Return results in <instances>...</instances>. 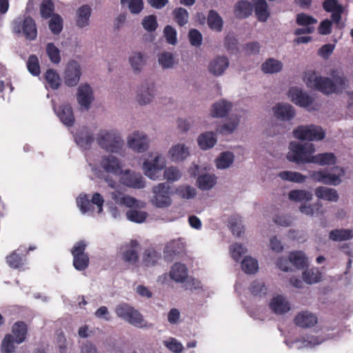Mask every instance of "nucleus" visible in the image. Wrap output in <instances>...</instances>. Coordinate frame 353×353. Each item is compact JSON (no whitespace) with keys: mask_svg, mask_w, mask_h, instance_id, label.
<instances>
[{"mask_svg":"<svg viewBox=\"0 0 353 353\" xmlns=\"http://www.w3.org/2000/svg\"><path fill=\"white\" fill-rule=\"evenodd\" d=\"M279 176L283 180L295 183H303L307 178L299 172L292 171H282L279 174Z\"/></svg>","mask_w":353,"mask_h":353,"instance_id":"nucleus-47","label":"nucleus"},{"mask_svg":"<svg viewBox=\"0 0 353 353\" xmlns=\"http://www.w3.org/2000/svg\"><path fill=\"white\" fill-rule=\"evenodd\" d=\"M274 116L281 121H290L295 116V110L288 103H278L273 108Z\"/></svg>","mask_w":353,"mask_h":353,"instance_id":"nucleus-21","label":"nucleus"},{"mask_svg":"<svg viewBox=\"0 0 353 353\" xmlns=\"http://www.w3.org/2000/svg\"><path fill=\"white\" fill-rule=\"evenodd\" d=\"M45 79L46 80L49 86L53 89L57 90L61 85V79L58 73L52 70L48 69L45 74Z\"/></svg>","mask_w":353,"mask_h":353,"instance_id":"nucleus-49","label":"nucleus"},{"mask_svg":"<svg viewBox=\"0 0 353 353\" xmlns=\"http://www.w3.org/2000/svg\"><path fill=\"white\" fill-rule=\"evenodd\" d=\"M91 12V8L88 5H83L78 8L76 12V24L79 28L89 25Z\"/></svg>","mask_w":353,"mask_h":353,"instance_id":"nucleus-26","label":"nucleus"},{"mask_svg":"<svg viewBox=\"0 0 353 353\" xmlns=\"http://www.w3.org/2000/svg\"><path fill=\"white\" fill-rule=\"evenodd\" d=\"M15 339L13 335L8 334L5 336L1 343V352L2 353H12L15 349L14 344Z\"/></svg>","mask_w":353,"mask_h":353,"instance_id":"nucleus-58","label":"nucleus"},{"mask_svg":"<svg viewBox=\"0 0 353 353\" xmlns=\"http://www.w3.org/2000/svg\"><path fill=\"white\" fill-rule=\"evenodd\" d=\"M97 141L101 148L110 152H118L123 145L122 139L114 130H101Z\"/></svg>","mask_w":353,"mask_h":353,"instance_id":"nucleus-4","label":"nucleus"},{"mask_svg":"<svg viewBox=\"0 0 353 353\" xmlns=\"http://www.w3.org/2000/svg\"><path fill=\"white\" fill-rule=\"evenodd\" d=\"M283 64L281 61L270 58L261 65V70L264 73H276L281 70Z\"/></svg>","mask_w":353,"mask_h":353,"instance_id":"nucleus-43","label":"nucleus"},{"mask_svg":"<svg viewBox=\"0 0 353 353\" xmlns=\"http://www.w3.org/2000/svg\"><path fill=\"white\" fill-rule=\"evenodd\" d=\"M296 23L300 26H311L317 23V19L312 16L301 12L296 14Z\"/></svg>","mask_w":353,"mask_h":353,"instance_id":"nucleus-55","label":"nucleus"},{"mask_svg":"<svg viewBox=\"0 0 353 353\" xmlns=\"http://www.w3.org/2000/svg\"><path fill=\"white\" fill-rule=\"evenodd\" d=\"M288 197L290 200L299 202L303 201H310L312 199L311 192L303 190H291L288 194Z\"/></svg>","mask_w":353,"mask_h":353,"instance_id":"nucleus-48","label":"nucleus"},{"mask_svg":"<svg viewBox=\"0 0 353 353\" xmlns=\"http://www.w3.org/2000/svg\"><path fill=\"white\" fill-rule=\"evenodd\" d=\"M12 333L17 344L23 342L28 333L27 325L23 321L16 322L12 326Z\"/></svg>","mask_w":353,"mask_h":353,"instance_id":"nucleus-36","label":"nucleus"},{"mask_svg":"<svg viewBox=\"0 0 353 353\" xmlns=\"http://www.w3.org/2000/svg\"><path fill=\"white\" fill-rule=\"evenodd\" d=\"M352 237L353 232L348 229H335L329 233V238L334 241H347Z\"/></svg>","mask_w":353,"mask_h":353,"instance_id":"nucleus-42","label":"nucleus"},{"mask_svg":"<svg viewBox=\"0 0 353 353\" xmlns=\"http://www.w3.org/2000/svg\"><path fill=\"white\" fill-rule=\"evenodd\" d=\"M174 21L181 27L184 26L188 22L189 14L183 8H176L172 12Z\"/></svg>","mask_w":353,"mask_h":353,"instance_id":"nucleus-44","label":"nucleus"},{"mask_svg":"<svg viewBox=\"0 0 353 353\" xmlns=\"http://www.w3.org/2000/svg\"><path fill=\"white\" fill-rule=\"evenodd\" d=\"M39 10L43 19H49L54 14V4L52 0H43L40 4Z\"/></svg>","mask_w":353,"mask_h":353,"instance_id":"nucleus-51","label":"nucleus"},{"mask_svg":"<svg viewBox=\"0 0 353 353\" xmlns=\"http://www.w3.org/2000/svg\"><path fill=\"white\" fill-rule=\"evenodd\" d=\"M253 3L247 0L239 1L234 6V14L239 19H245L252 14Z\"/></svg>","mask_w":353,"mask_h":353,"instance_id":"nucleus-25","label":"nucleus"},{"mask_svg":"<svg viewBox=\"0 0 353 353\" xmlns=\"http://www.w3.org/2000/svg\"><path fill=\"white\" fill-rule=\"evenodd\" d=\"M228 59L225 56H218L212 59L208 66L209 72L214 76H221L228 68Z\"/></svg>","mask_w":353,"mask_h":353,"instance_id":"nucleus-22","label":"nucleus"},{"mask_svg":"<svg viewBox=\"0 0 353 353\" xmlns=\"http://www.w3.org/2000/svg\"><path fill=\"white\" fill-rule=\"evenodd\" d=\"M223 19L215 10H210L208 15V25L210 29L221 32L223 29Z\"/></svg>","mask_w":353,"mask_h":353,"instance_id":"nucleus-39","label":"nucleus"},{"mask_svg":"<svg viewBox=\"0 0 353 353\" xmlns=\"http://www.w3.org/2000/svg\"><path fill=\"white\" fill-rule=\"evenodd\" d=\"M94 140L92 133L86 127H83L79 129L75 135L77 144L85 150L90 148Z\"/></svg>","mask_w":353,"mask_h":353,"instance_id":"nucleus-23","label":"nucleus"},{"mask_svg":"<svg viewBox=\"0 0 353 353\" xmlns=\"http://www.w3.org/2000/svg\"><path fill=\"white\" fill-rule=\"evenodd\" d=\"M165 162L163 159L157 155L152 161H145L143 164L145 174L150 179L155 180L158 178L159 172L163 169Z\"/></svg>","mask_w":353,"mask_h":353,"instance_id":"nucleus-12","label":"nucleus"},{"mask_svg":"<svg viewBox=\"0 0 353 353\" xmlns=\"http://www.w3.org/2000/svg\"><path fill=\"white\" fill-rule=\"evenodd\" d=\"M120 181L123 185L134 189H142L145 187L143 176L130 170L122 172Z\"/></svg>","mask_w":353,"mask_h":353,"instance_id":"nucleus-11","label":"nucleus"},{"mask_svg":"<svg viewBox=\"0 0 353 353\" xmlns=\"http://www.w3.org/2000/svg\"><path fill=\"white\" fill-rule=\"evenodd\" d=\"M63 19L59 14H53L49 21L48 26L54 34H59L63 30Z\"/></svg>","mask_w":353,"mask_h":353,"instance_id":"nucleus-50","label":"nucleus"},{"mask_svg":"<svg viewBox=\"0 0 353 353\" xmlns=\"http://www.w3.org/2000/svg\"><path fill=\"white\" fill-rule=\"evenodd\" d=\"M87 244L83 240L77 242L71 249L73 256V266L78 271L86 270L90 264V258L85 252Z\"/></svg>","mask_w":353,"mask_h":353,"instance_id":"nucleus-5","label":"nucleus"},{"mask_svg":"<svg viewBox=\"0 0 353 353\" xmlns=\"http://www.w3.org/2000/svg\"><path fill=\"white\" fill-rule=\"evenodd\" d=\"M121 5L128 4L131 13L139 14L143 9V0H121Z\"/></svg>","mask_w":353,"mask_h":353,"instance_id":"nucleus-60","label":"nucleus"},{"mask_svg":"<svg viewBox=\"0 0 353 353\" xmlns=\"http://www.w3.org/2000/svg\"><path fill=\"white\" fill-rule=\"evenodd\" d=\"M258 268L257 261L250 256H245L241 262V268L247 274H254Z\"/></svg>","mask_w":353,"mask_h":353,"instance_id":"nucleus-52","label":"nucleus"},{"mask_svg":"<svg viewBox=\"0 0 353 353\" xmlns=\"http://www.w3.org/2000/svg\"><path fill=\"white\" fill-rule=\"evenodd\" d=\"M287 159L296 163H310L312 154L315 151L312 143H306L304 144L295 141L291 142L289 145Z\"/></svg>","mask_w":353,"mask_h":353,"instance_id":"nucleus-2","label":"nucleus"},{"mask_svg":"<svg viewBox=\"0 0 353 353\" xmlns=\"http://www.w3.org/2000/svg\"><path fill=\"white\" fill-rule=\"evenodd\" d=\"M270 307L276 314H285L290 310L289 303L281 295H278L271 300Z\"/></svg>","mask_w":353,"mask_h":353,"instance_id":"nucleus-27","label":"nucleus"},{"mask_svg":"<svg viewBox=\"0 0 353 353\" xmlns=\"http://www.w3.org/2000/svg\"><path fill=\"white\" fill-rule=\"evenodd\" d=\"M232 104L225 100H221L213 104L212 108V117L222 118L225 117L231 110Z\"/></svg>","mask_w":353,"mask_h":353,"instance_id":"nucleus-28","label":"nucleus"},{"mask_svg":"<svg viewBox=\"0 0 353 353\" xmlns=\"http://www.w3.org/2000/svg\"><path fill=\"white\" fill-rule=\"evenodd\" d=\"M336 161V158L332 152H325L312 155L310 160V163H316L320 165H334Z\"/></svg>","mask_w":353,"mask_h":353,"instance_id":"nucleus-34","label":"nucleus"},{"mask_svg":"<svg viewBox=\"0 0 353 353\" xmlns=\"http://www.w3.org/2000/svg\"><path fill=\"white\" fill-rule=\"evenodd\" d=\"M126 216L132 222L141 223L145 221L148 213L135 209H130L126 212Z\"/></svg>","mask_w":353,"mask_h":353,"instance_id":"nucleus-53","label":"nucleus"},{"mask_svg":"<svg viewBox=\"0 0 353 353\" xmlns=\"http://www.w3.org/2000/svg\"><path fill=\"white\" fill-rule=\"evenodd\" d=\"M234 161V154L231 152H223L216 160V167L219 169L229 168Z\"/></svg>","mask_w":353,"mask_h":353,"instance_id":"nucleus-46","label":"nucleus"},{"mask_svg":"<svg viewBox=\"0 0 353 353\" xmlns=\"http://www.w3.org/2000/svg\"><path fill=\"white\" fill-rule=\"evenodd\" d=\"M32 250L30 248L28 250L24 246H20L17 250H14L12 253L6 257V261L8 266L12 269L24 270V266L26 263V256L29 250Z\"/></svg>","mask_w":353,"mask_h":353,"instance_id":"nucleus-9","label":"nucleus"},{"mask_svg":"<svg viewBox=\"0 0 353 353\" xmlns=\"http://www.w3.org/2000/svg\"><path fill=\"white\" fill-rule=\"evenodd\" d=\"M46 52L50 60L55 64L61 61L60 50L52 43H49L46 46Z\"/></svg>","mask_w":353,"mask_h":353,"instance_id":"nucleus-59","label":"nucleus"},{"mask_svg":"<svg viewBox=\"0 0 353 353\" xmlns=\"http://www.w3.org/2000/svg\"><path fill=\"white\" fill-rule=\"evenodd\" d=\"M143 28L148 32H154L158 27L156 16L152 14L145 17L142 21Z\"/></svg>","mask_w":353,"mask_h":353,"instance_id":"nucleus-63","label":"nucleus"},{"mask_svg":"<svg viewBox=\"0 0 353 353\" xmlns=\"http://www.w3.org/2000/svg\"><path fill=\"white\" fill-rule=\"evenodd\" d=\"M130 63L134 71H140L143 65V58L141 52H134L129 58Z\"/></svg>","mask_w":353,"mask_h":353,"instance_id":"nucleus-64","label":"nucleus"},{"mask_svg":"<svg viewBox=\"0 0 353 353\" xmlns=\"http://www.w3.org/2000/svg\"><path fill=\"white\" fill-rule=\"evenodd\" d=\"M169 153L172 160L175 162L183 161L190 154L188 148L183 144H176L172 146Z\"/></svg>","mask_w":353,"mask_h":353,"instance_id":"nucleus-33","label":"nucleus"},{"mask_svg":"<svg viewBox=\"0 0 353 353\" xmlns=\"http://www.w3.org/2000/svg\"><path fill=\"white\" fill-rule=\"evenodd\" d=\"M14 31L17 33H23L26 39L33 41L37 37V25L34 20L30 16L26 17L23 20H17L14 22Z\"/></svg>","mask_w":353,"mask_h":353,"instance_id":"nucleus-8","label":"nucleus"},{"mask_svg":"<svg viewBox=\"0 0 353 353\" xmlns=\"http://www.w3.org/2000/svg\"><path fill=\"white\" fill-rule=\"evenodd\" d=\"M254 12L259 21L265 22L270 17L268 10V3L265 0H252Z\"/></svg>","mask_w":353,"mask_h":353,"instance_id":"nucleus-30","label":"nucleus"},{"mask_svg":"<svg viewBox=\"0 0 353 353\" xmlns=\"http://www.w3.org/2000/svg\"><path fill=\"white\" fill-rule=\"evenodd\" d=\"M27 68L29 72L33 76H39L40 71V65L37 57L34 54L29 56L27 61Z\"/></svg>","mask_w":353,"mask_h":353,"instance_id":"nucleus-57","label":"nucleus"},{"mask_svg":"<svg viewBox=\"0 0 353 353\" xmlns=\"http://www.w3.org/2000/svg\"><path fill=\"white\" fill-rule=\"evenodd\" d=\"M81 68L75 61L69 62L65 70L64 81L65 85L70 87L75 86L79 81Z\"/></svg>","mask_w":353,"mask_h":353,"instance_id":"nucleus-15","label":"nucleus"},{"mask_svg":"<svg viewBox=\"0 0 353 353\" xmlns=\"http://www.w3.org/2000/svg\"><path fill=\"white\" fill-rule=\"evenodd\" d=\"M170 276L176 282L183 283L188 277V269L184 264L176 263L171 268Z\"/></svg>","mask_w":353,"mask_h":353,"instance_id":"nucleus-29","label":"nucleus"},{"mask_svg":"<svg viewBox=\"0 0 353 353\" xmlns=\"http://www.w3.org/2000/svg\"><path fill=\"white\" fill-rule=\"evenodd\" d=\"M216 182V177L214 175L204 174L199 176L196 183L199 189L208 190L211 189Z\"/></svg>","mask_w":353,"mask_h":353,"instance_id":"nucleus-40","label":"nucleus"},{"mask_svg":"<svg viewBox=\"0 0 353 353\" xmlns=\"http://www.w3.org/2000/svg\"><path fill=\"white\" fill-rule=\"evenodd\" d=\"M152 192L154 195L152 201L156 207L163 208L171 205V187L167 183H159L154 186Z\"/></svg>","mask_w":353,"mask_h":353,"instance_id":"nucleus-7","label":"nucleus"},{"mask_svg":"<svg viewBox=\"0 0 353 353\" xmlns=\"http://www.w3.org/2000/svg\"><path fill=\"white\" fill-rule=\"evenodd\" d=\"M330 75L334 79V83L338 88V92L339 90H343L345 88L347 79L343 74H341L340 72L337 70H332L330 72Z\"/></svg>","mask_w":353,"mask_h":353,"instance_id":"nucleus-62","label":"nucleus"},{"mask_svg":"<svg viewBox=\"0 0 353 353\" xmlns=\"http://www.w3.org/2000/svg\"><path fill=\"white\" fill-rule=\"evenodd\" d=\"M161 258L160 253L153 248L146 249L143 255V264L146 267L155 265Z\"/></svg>","mask_w":353,"mask_h":353,"instance_id":"nucleus-38","label":"nucleus"},{"mask_svg":"<svg viewBox=\"0 0 353 353\" xmlns=\"http://www.w3.org/2000/svg\"><path fill=\"white\" fill-rule=\"evenodd\" d=\"M198 144L202 150H208L212 148L216 142L215 134L212 132H207L201 134L197 139Z\"/></svg>","mask_w":353,"mask_h":353,"instance_id":"nucleus-37","label":"nucleus"},{"mask_svg":"<svg viewBox=\"0 0 353 353\" xmlns=\"http://www.w3.org/2000/svg\"><path fill=\"white\" fill-rule=\"evenodd\" d=\"M322 7L325 12L332 13L331 19L340 29L344 27L343 23L340 26L344 8L338 0H325Z\"/></svg>","mask_w":353,"mask_h":353,"instance_id":"nucleus-10","label":"nucleus"},{"mask_svg":"<svg viewBox=\"0 0 353 353\" xmlns=\"http://www.w3.org/2000/svg\"><path fill=\"white\" fill-rule=\"evenodd\" d=\"M139 243L137 240H131L129 248L121 254L122 261L128 265H134L139 261V251L137 249Z\"/></svg>","mask_w":353,"mask_h":353,"instance_id":"nucleus-20","label":"nucleus"},{"mask_svg":"<svg viewBox=\"0 0 353 353\" xmlns=\"http://www.w3.org/2000/svg\"><path fill=\"white\" fill-rule=\"evenodd\" d=\"M296 325L302 328H309L317 323V317L309 311L299 312L294 319Z\"/></svg>","mask_w":353,"mask_h":353,"instance_id":"nucleus-18","label":"nucleus"},{"mask_svg":"<svg viewBox=\"0 0 353 353\" xmlns=\"http://www.w3.org/2000/svg\"><path fill=\"white\" fill-rule=\"evenodd\" d=\"M294 137L300 140L320 141L324 139L325 132L317 125H301L293 131Z\"/></svg>","mask_w":353,"mask_h":353,"instance_id":"nucleus-6","label":"nucleus"},{"mask_svg":"<svg viewBox=\"0 0 353 353\" xmlns=\"http://www.w3.org/2000/svg\"><path fill=\"white\" fill-rule=\"evenodd\" d=\"M290 262L297 269H303L307 265V261L302 251L292 252L289 255Z\"/></svg>","mask_w":353,"mask_h":353,"instance_id":"nucleus-41","label":"nucleus"},{"mask_svg":"<svg viewBox=\"0 0 353 353\" xmlns=\"http://www.w3.org/2000/svg\"><path fill=\"white\" fill-rule=\"evenodd\" d=\"M305 83L308 88L320 91L325 94H330L338 92V88L329 77L317 75L315 71L307 72Z\"/></svg>","mask_w":353,"mask_h":353,"instance_id":"nucleus-3","label":"nucleus"},{"mask_svg":"<svg viewBox=\"0 0 353 353\" xmlns=\"http://www.w3.org/2000/svg\"><path fill=\"white\" fill-rule=\"evenodd\" d=\"M308 177L315 182L326 185H337L341 182L340 175L330 174L326 170L310 171Z\"/></svg>","mask_w":353,"mask_h":353,"instance_id":"nucleus-13","label":"nucleus"},{"mask_svg":"<svg viewBox=\"0 0 353 353\" xmlns=\"http://www.w3.org/2000/svg\"><path fill=\"white\" fill-rule=\"evenodd\" d=\"M57 114L61 121L65 125L71 127L74 123V116L72 108L70 104L60 105L56 110Z\"/></svg>","mask_w":353,"mask_h":353,"instance_id":"nucleus-24","label":"nucleus"},{"mask_svg":"<svg viewBox=\"0 0 353 353\" xmlns=\"http://www.w3.org/2000/svg\"><path fill=\"white\" fill-rule=\"evenodd\" d=\"M299 210L301 213L307 216L314 215H321L324 213L323 204L320 201H317L314 204L307 205L306 203H302L299 207Z\"/></svg>","mask_w":353,"mask_h":353,"instance_id":"nucleus-35","label":"nucleus"},{"mask_svg":"<svg viewBox=\"0 0 353 353\" xmlns=\"http://www.w3.org/2000/svg\"><path fill=\"white\" fill-rule=\"evenodd\" d=\"M250 293L254 296L262 297L267 294L268 289L263 282L259 281H253L249 288Z\"/></svg>","mask_w":353,"mask_h":353,"instance_id":"nucleus-54","label":"nucleus"},{"mask_svg":"<svg viewBox=\"0 0 353 353\" xmlns=\"http://www.w3.org/2000/svg\"><path fill=\"white\" fill-rule=\"evenodd\" d=\"M158 61L163 68H172L174 64L173 54L170 52H163L159 55Z\"/></svg>","mask_w":353,"mask_h":353,"instance_id":"nucleus-61","label":"nucleus"},{"mask_svg":"<svg viewBox=\"0 0 353 353\" xmlns=\"http://www.w3.org/2000/svg\"><path fill=\"white\" fill-rule=\"evenodd\" d=\"M288 96L291 101L300 107L307 108L313 103V99L310 95L296 87L290 88Z\"/></svg>","mask_w":353,"mask_h":353,"instance_id":"nucleus-14","label":"nucleus"},{"mask_svg":"<svg viewBox=\"0 0 353 353\" xmlns=\"http://www.w3.org/2000/svg\"><path fill=\"white\" fill-rule=\"evenodd\" d=\"M101 167L107 173L120 175L122 173V165L119 160L112 155H108L102 159Z\"/></svg>","mask_w":353,"mask_h":353,"instance_id":"nucleus-19","label":"nucleus"},{"mask_svg":"<svg viewBox=\"0 0 353 353\" xmlns=\"http://www.w3.org/2000/svg\"><path fill=\"white\" fill-rule=\"evenodd\" d=\"M315 195L320 199L328 201L336 202L339 200V194L334 189L319 186L314 190Z\"/></svg>","mask_w":353,"mask_h":353,"instance_id":"nucleus-31","label":"nucleus"},{"mask_svg":"<svg viewBox=\"0 0 353 353\" xmlns=\"http://www.w3.org/2000/svg\"><path fill=\"white\" fill-rule=\"evenodd\" d=\"M321 272L318 268L307 269L303 272V279L308 284L318 283L321 281Z\"/></svg>","mask_w":353,"mask_h":353,"instance_id":"nucleus-45","label":"nucleus"},{"mask_svg":"<svg viewBox=\"0 0 353 353\" xmlns=\"http://www.w3.org/2000/svg\"><path fill=\"white\" fill-rule=\"evenodd\" d=\"M115 312L119 318L134 327L139 328L153 327L152 323L145 321L143 315L138 310L128 304H119L116 307Z\"/></svg>","mask_w":353,"mask_h":353,"instance_id":"nucleus-1","label":"nucleus"},{"mask_svg":"<svg viewBox=\"0 0 353 353\" xmlns=\"http://www.w3.org/2000/svg\"><path fill=\"white\" fill-rule=\"evenodd\" d=\"M154 85L152 83L151 85H149L148 83H146V85H141V88L138 90L137 94V101L141 105H145L149 103L152 99L154 97L153 93Z\"/></svg>","mask_w":353,"mask_h":353,"instance_id":"nucleus-32","label":"nucleus"},{"mask_svg":"<svg viewBox=\"0 0 353 353\" xmlns=\"http://www.w3.org/2000/svg\"><path fill=\"white\" fill-rule=\"evenodd\" d=\"M176 193L183 199H193L196 194V189L190 185H181L176 190Z\"/></svg>","mask_w":353,"mask_h":353,"instance_id":"nucleus-56","label":"nucleus"},{"mask_svg":"<svg viewBox=\"0 0 353 353\" xmlns=\"http://www.w3.org/2000/svg\"><path fill=\"white\" fill-rule=\"evenodd\" d=\"M77 99L79 105L88 110L94 100L93 92L90 85L81 84L78 88Z\"/></svg>","mask_w":353,"mask_h":353,"instance_id":"nucleus-17","label":"nucleus"},{"mask_svg":"<svg viewBox=\"0 0 353 353\" xmlns=\"http://www.w3.org/2000/svg\"><path fill=\"white\" fill-rule=\"evenodd\" d=\"M128 146L138 152H143L148 148V137L143 132H134L129 136L128 140Z\"/></svg>","mask_w":353,"mask_h":353,"instance_id":"nucleus-16","label":"nucleus"}]
</instances>
